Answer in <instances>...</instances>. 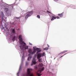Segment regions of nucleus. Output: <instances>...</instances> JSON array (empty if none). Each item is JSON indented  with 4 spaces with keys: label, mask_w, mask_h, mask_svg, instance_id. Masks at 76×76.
Segmentation results:
<instances>
[{
    "label": "nucleus",
    "mask_w": 76,
    "mask_h": 76,
    "mask_svg": "<svg viewBox=\"0 0 76 76\" xmlns=\"http://www.w3.org/2000/svg\"><path fill=\"white\" fill-rule=\"evenodd\" d=\"M42 66H43V64H39V69L37 72V74L38 75V76H41V75H42V74H40V73H42V71H43L44 70V67H43Z\"/></svg>",
    "instance_id": "obj_1"
},
{
    "label": "nucleus",
    "mask_w": 76,
    "mask_h": 76,
    "mask_svg": "<svg viewBox=\"0 0 76 76\" xmlns=\"http://www.w3.org/2000/svg\"><path fill=\"white\" fill-rule=\"evenodd\" d=\"M32 70V69H27V73L25 75V76H33V74H31V72Z\"/></svg>",
    "instance_id": "obj_2"
},
{
    "label": "nucleus",
    "mask_w": 76,
    "mask_h": 76,
    "mask_svg": "<svg viewBox=\"0 0 76 76\" xmlns=\"http://www.w3.org/2000/svg\"><path fill=\"white\" fill-rule=\"evenodd\" d=\"M33 51L32 52V50L31 49H29L28 50V52L30 53L31 54H34L36 53V51L35 50V49H36V47H33Z\"/></svg>",
    "instance_id": "obj_3"
},
{
    "label": "nucleus",
    "mask_w": 76,
    "mask_h": 76,
    "mask_svg": "<svg viewBox=\"0 0 76 76\" xmlns=\"http://www.w3.org/2000/svg\"><path fill=\"white\" fill-rule=\"evenodd\" d=\"M23 45V47L24 48H25V50H28V46H26V44L24 42H20V44Z\"/></svg>",
    "instance_id": "obj_4"
},
{
    "label": "nucleus",
    "mask_w": 76,
    "mask_h": 76,
    "mask_svg": "<svg viewBox=\"0 0 76 76\" xmlns=\"http://www.w3.org/2000/svg\"><path fill=\"white\" fill-rule=\"evenodd\" d=\"M45 56V53H39L37 55V59H39L41 57V56L43 57V56Z\"/></svg>",
    "instance_id": "obj_5"
},
{
    "label": "nucleus",
    "mask_w": 76,
    "mask_h": 76,
    "mask_svg": "<svg viewBox=\"0 0 76 76\" xmlns=\"http://www.w3.org/2000/svg\"><path fill=\"white\" fill-rule=\"evenodd\" d=\"M36 60H35V58H33V60H32V64H31V66H32L33 64H35L37 63V62L35 61Z\"/></svg>",
    "instance_id": "obj_6"
},
{
    "label": "nucleus",
    "mask_w": 76,
    "mask_h": 76,
    "mask_svg": "<svg viewBox=\"0 0 76 76\" xmlns=\"http://www.w3.org/2000/svg\"><path fill=\"white\" fill-rule=\"evenodd\" d=\"M52 18L51 19V20L53 21V20H54V19H60V18L58 16H57V17H55L54 16H53L52 17Z\"/></svg>",
    "instance_id": "obj_7"
},
{
    "label": "nucleus",
    "mask_w": 76,
    "mask_h": 76,
    "mask_svg": "<svg viewBox=\"0 0 76 76\" xmlns=\"http://www.w3.org/2000/svg\"><path fill=\"white\" fill-rule=\"evenodd\" d=\"M18 39H19V41H20V42H24V41H22V35H19Z\"/></svg>",
    "instance_id": "obj_8"
},
{
    "label": "nucleus",
    "mask_w": 76,
    "mask_h": 76,
    "mask_svg": "<svg viewBox=\"0 0 76 76\" xmlns=\"http://www.w3.org/2000/svg\"><path fill=\"white\" fill-rule=\"evenodd\" d=\"M37 51V54H38V53H40V52H41V50H39V48H36V49H35V51Z\"/></svg>",
    "instance_id": "obj_9"
},
{
    "label": "nucleus",
    "mask_w": 76,
    "mask_h": 76,
    "mask_svg": "<svg viewBox=\"0 0 76 76\" xmlns=\"http://www.w3.org/2000/svg\"><path fill=\"white\" fill-rule=\"evenodd\" d=\"M33 12L30 11L28 12V15H30V16H31V15H32L33 14Z\"/></svg>",
    "instance_id": "obj_10"
},
{
    "label": "nucleus",
    "mask_w": 76,
    "mask_h": 76,
    "mask_svg": "<svg viewBox=\"0 0 76 76\" xmlns=\"http://www.w3.org/2000/svg\"><path fill=\"white\" fill-rule=\"evenodd\" d=\"M67 50H64L63 52H62L60 53H59L58 54V55H60V54H63V53H66V52H67Z\"/></svg>",
    "instance_id": "obj_11"
},
{
    "label": "nucleus",
    "mask_w": 76,
    "mask_h": 76,
    "mask_svg": "<svg viewBox=\"0 0 76 76\" xmlns=\"http://www.w3.org/2000/svg\"><path fill=\"white\" fill-rule=\"evenodd\" d=\"M58 16H59V17H63V12L61 14H58Z\"/></svg>",
    "instance_id": "obj_12"
},
{
    "label": "nucleus",
    "mask_w": 76,
    "mask_h": 76,
    "mask_svg": "<svg viewBox=\"0 0 76 76\" xmlns=\"http://www.w3.org/2000/svg\"><path fill=\"white\" fill-rule=\"evenodd\" d=\"M30 15H29V14H27L25 16V18L26 19H27V18H28V17L30 16Z\"/></svg>",
    "instance_id": "obj_13"
},
{
    "label": "nucleus",
    "mask_w": 76,
    "mask_h": 76,
    "mask_svg": "<svg viewBox=\"0 0 76 76\" xmlns=\"http://www.w3.org/2000/svg\"><path fill=\"white\" fill-rule=\"evenodd\" d=\"M1 17H4V13H3V12H1Z\"/></svg>",
    "instance_id": "obj_14"
},
{
    "label": "nucleus",
    "mask_w": 76,
    "mask_h": 76,
    "mask_svg": "<svg viewBox=\"0 0 76 76\" xmlns=\"http://www.w3.org/2000/svg\"><path fill=\"white\" fill-rule=\"evenodd\" d=\"M31 58H32L31 56L29 57L28 58V61H30V60H31Z\"/></svg>",
    "instance_id": "obj_15"
},
{
    "label": "nucleus",
    "mask_w": 76,
    "mask_h": 76,
    "mask_svg": "<svg viewBox=\"0 0 76 76\" xmlns=\"http://www.w3.org/2000/svg\"><path fill=\"white\" fill-rule=\"evenodd\" d=\"M38 61L40 62H42V58H39L38 59Z\"/></svg>",
    "instance_id": "obj_16"
},
{
    "label": "nucleus",
    "mask_w": 76,
    "mask_h": 76,
    "mask_svg": "<svg viewBox=\"0 0 76 76\" xmlns=\"http://www.w3.org/2000/svg\"><path fill=\"white\" fill-rule=\"evenodd\" d=\"M6 12H8L9 11V9L7 8H4Z\"/></svg>",
    "instance_id": "obj_17"
},
{
    "label": "nucleus",
    "mask_w": 76,
    "mask_h": 76,
    "mask_svg": "<svg viewBox=\"0 0 76 76\" xmlns=\"http://www.w3.org/2000/svg\"><path fill=\"white\" fill-rule=\"evenodd\" d=\"M48 48L47 47L46 48H44L43 49L44 50H48Z\"/></svg>",
    "instance_id": "obj_18"
},
{
    "label": "nucleus",
    "mask_w": 76,
    "mask_h": 76,
    "mask_svg": "<svg viewBox=\"0 0 76 76\" xmlns=\"http://www.w3.org/2000/svg\"><path fill=\"white\" fill-rule=\"evenodd\" d=\"M15 38H16V37H15V36H14L13 37L12 39V41H14L15 40Z\"/></svg>",
    "instance_id": "obj_19"
},
{
    "label": "nucleus",
    "mask_w": 76,
    "mask_h": 76,
    "mask_svg": "<svg viewBox=\"0 0 76 76\" xmlns=\"http://www.w3.org/2000/svg\"><path fill=\"white\" fill-rule=\"evenodd\" d=\"M12 32L14 34H15V29H14L12 30Z\"/></svg>",
    "instance_id": "obj_20"
},
{
    "label": "nucleus",
    "mask_w": 76,
    "mask_h": 76,
    "mask_svg": "<svg viewBox=\"0 0 76 76\" xmlns=\"http://www.w3.org/2000/svg\"><path fill=\"white\" fill-rule=\"evenodd\" d=\"M37 17L38 19H40V16H39V15H37Z\"/></svg>",
    "instance_id": "obj_21"
},
{
    "label": "nucleus",
    "mask_w": 76,
    "mask_h": 76,
    "mask_svg": "<svg viewBox=\"0 0 76 76\" xmlns=\"http://www.w3.org/2000/svg\"><path fill=\"white\" fill-rule=\"evenodd\" d=\"M1 26H2L1 27V30H2L3 28L4 29V27H3V26L2 25Z\"/></svg>",
    "instance_id": "obj_22"
},
{
    "label": "nucleus",
    "mask_w": 76,
    "mask_h": 76,
    "mask_svg": "<svg viewBox=\"0 0 76 76\" xmlns=\"http://www.w3.org/2000/svg\"><path fill=\"white\" fill-rule=\"evenodd\" d=\"M28 64H29V63L27 62H26V66H27V65H28Z\"/></svg>",
    "instance_id": "obj_23"
},
{
    "label": "nucleus",
    "mask_w": 76,
    "mask_h": 76,
    "mask_svg": "<svg viewBox=\"0 0 76 76\" xmlns=\"http://www.w3.org/2000/svg\"><path fill=\"white\" fill-rule=\"evenodd\" d=\"M2 20H4V17H2Z\"/></svg>",
    "instance_id": "obj_24"
},
{
    "label": "nucleus",
    "mask_w": 76,
    "mask_h": 76,
    "mask_svg": "<svg viewBox=\"0 0 76 76\" xmlns=\"http://www.w3.org/2000/svg\"><path fill=\"white\" fill-rule=\"evenodd\" d=\"M34 67V69H37V66H35Z\"/></svg>",
    "instance_id": "obj_25"
},
{
    "label": "nucleus",
    "mask_w": 76,
    "mask_h": 76,
    "mask_svg": "<svg viewBox=\"0 0 76 76\" xmlns=\"http://www.w3.org/2000/svg\"><path fill=\"white\" fill-rule=\"evenodd\" d=\"M29 45H32V44L31 43H29Z\"/></svg>",
    "instance_id": "obj_26"
},
{
    "label": "nucleus",
    "mask_w": 76,
    "mask_h": 76,
    "mask_svg": "<svg viewBox=\"0 0 76 76\" xmlns=\"http://www.w3.org/2000/svg\"><path fill=\"white\" fill-rule=\"evenodd\" d=\"M19 72H18V73H17V75L18 76H19Z\"/></svg>",
    "instance_id": "obj_27"
},
{
    "label": "nucleus",
    "mask_w": 76,
    "mask_h": 76,
    "mask_svg": "<svg viewBox=\"0 0 76 76\" xmlns=\"http://www.w3.org/2000/svg\"><path fill=\"white\" fill-rule=\"evenodd\" d=\"M47 12H48V13H50V11H47Z\"/></svg>",
    "instance_id": "obj_28"
},
{
    "label": "nucleus",
    "mask_w": 76,
    "mask_h": 76,
    "mask_svg": "<svg viewBox=\"0 0 76 76\" xmlns=\"http://www.w3.org/2000/svg\"><path fill=\"white\" fill-rule=\"evenodd\" d=\"M21 70V67L20 66V67L19 70Z\"/></svg>",
    "instance_id": "obj_29"
},
{
    "label": "nucleus",
    "mask_w": 76,
    "mask_h": 76,
    "mask_svg": "<svg viewBox=\"0 0 76 76\" xmlns=\"http://www.w3.org/2000/svg\"><path fill=\"white\" fill-rule=\"evenodd\" d=\"M47 46L48 47H50V46L48 44L47 45Z\"/></svg>",
    "instance_id": "obj_30"
},
{
    "label": "nucleus",
    "mask_w": 76,
    "mask_h": 76,
    "mask_svg": "<svg viewBox=\"0 0 76 76\" xmlns=\"http://www.w3.org/2000/svg\"><path fill=\"white\" fill-rule=\"evenodd\" d=\"M64 55H64V56H61V57H60V58H61V57H63V56H64Z\"/></svg>",
    "instance_id": "obj_31"
},
{
    "label": "nucleus",
    "mask_w": 76,
    "mask_h": 76,
    "mask_svg": "<svg viewBox=\"0 0 76 76\" xmlns=\"http://www.w3.org/2000/svg\"><path fill=\"white\" fill-rule=\"evenodd\" d=\"M55 0V1H58V0Z\"/></svg>",
    "instance_id": "obj_32"
},
{
    "label": "nucleus",
    "mask_w": 76,
    "mask_h": 76,
    "mask_svg": "<svg viewBox=\"0 0 76 76\" xmlns=\"http://www.w3.org/2000/svg\"><path fill=\"white\" fill-rule=\"evenodd\" d=\"M35 56H36V55H35Z\"/></svg>",
    "instance_id": "obj_33"
},
{
    "label": "nucleus",
    "mask_w": 76,
    "mask_h": 76,
    "mask_svg": "<svg viewBox=\"0 0 76 76\" xmlns=\"http://www.w3.org/2000/svg\"><path fill=\"white\" fill-rule=\"evenodd\" d=\"M18 18L19 19V18Z\"/></svg>",
    "instance_id": "obj_34"
}]
</instances>
